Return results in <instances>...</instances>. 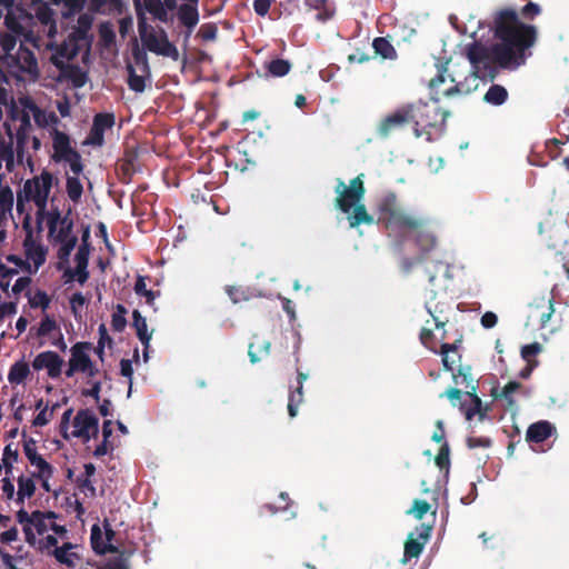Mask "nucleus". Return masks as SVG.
Instances as JSON below:
<instances>
[{
  "label": "nucleus",
  "instance_id": "3c124183",
  "mask_svg": "<svg viewBox=\"0 0 569 569\" xmlns=\"http://www.w3.org/2000/svg\"><path fill=\"white\" fill-rule=\"evenodd\" d=\"M17 451L10 446H7L2 455V463L4 465L7 472L11 470L13 463L17 461Z\"/></svg>",
  "mask_w": 569,
  "mask_h": 569
},
{
  "label": "nucleus",
  "instance_id": "1a4fd4ad",
  "mask_svg": "<svg viewBox=\"0 0 569 569\" xmlns=\"http://www.w3.org/2000/svg\"><path fill=\"white\" fill-rule=\"evenodd\" d=\"M61 432L66 439L77 438L82 442H88L97 437L99 420L88 409L79 410L74 416H72V410L69 409L62 416Z\"/></svg>",
  "mask_w": 569,
  "mask_h": 569
},
{
  "label": "nucleus",
  "instance_id": "473e14b6",
  "mask_svg": "<svg viewBox=\"0 0 569 569\" xmlns=\"http://www.w3.org/2000/svg\"><path fill=\"white\" fill-rule=\"evenodd\" d=\"M111 433H112L111 421L107 420V421H104L103 427H102L103 441L101 445H99L94 449V452H93L94 456H97V457L104 456L113 449V443L109 440V438L111 437Z\"/></svg>",
  "mask_w": 569,
  "mask_h": 569
},
{
  "label": "nucleus",
  "instance_id": "e2e57ef3",
  "mask_svg": "<svg viewBox=\"0 0 569 569\" xmlns=\"http://www.w3.org/2000/svg\"><path fill=\"white\" fill-rule=\"evenodd\" d=\"M522 12L527 17H533L540 12V8L536 3L530 2L523 8Z\"/></svg>",
  "mask_w": 569,
  "mask_h": 569
},
{
  "label": "nucleus",
  "instance_id": "69168bd1",
  "mask_svg": "<svg viewBox=\"0 0 569 569\" xmlns=\"http://www.w3.org/2000/svg\"><path fill=\"white\" fill-rule=\"evenodd\" d=\"M547 302H548L547 311L542 312L540 315V322L542 326H545L550 320L552 312H553L551 300H548Z\"/></svg>",
  "mask_w": 569,
  "mask_h": 569
},
{
  "label": "nucleus",
  "instance_id": "cd10ccee",
  "mask_svg": "<svg viewBox=\"0 0 569 569\" xmlns=\"http://www.w3.org/2000/svg\"><path fill=\"white\" fill-rule=\"evenodd\" d=\"M36 492V483L31 476H20L18 478L17 502L23 505Z\"/></svg>",
  "mask_w": 569,
  "mask_h": 569
},
{
  "label": "nucleus",
  "instance_id": "8fccbe9b",
  "mask_svg": "<svg viewBox=\"0 0 569 569\" xmlns=\"http://www.w3.org/2000/svg\"><path fill=\"white\" fill-rule=\"evenodd\" d=\"M430 505L425 500H415L409 512L417 519H422L423 516L429 511Z\"/></svg>",
  "mask_w": 569,
  "mask_h": 569
},
{
  "label": "nucleus",
  "instance_id": "a878e982",
  "mask_svg": "<svg viewBox=\"0 0 569 569\" xmlns=\"http://www.w3.org/2000/svg\"><path fill=\"white\" fill-rule=\"evenodd\" d=\"M553 427L548 421H539L531 425L527 430V440L533 442H542L551 436Z\"/></svg>",
  "mask_w": 569,
  "mask_h": 569
},
{
  "label": "nucleus",
  "instance_id": "c756f323",
  "mask_svg": "<svg viewBox=\"0 0 569 569\" xmlns=\"http://www.w3.org/2000/svg\"><path fill=\"white\" fill-rule=\"evenodd\" d=\"M197 4L198 3L187 2L179 8V18L188 28H193L199 21Z\"/></svg>",
  "mask_w": 569,
  "mask_h": 569
},
{
  "label": "nucleus",
  "instance_id": "0eeeda50",
  "mask_svg": "<svg viewBox=\"0 0 569 569\" xmlns=\"http://www.w3.org/2000/svg\"><path fill=\"white\" fill-rule=\"evenodd\" d=\"M337 192V206L338 208L348 214V219L351 227H357L361 223L370 224L373 222V218L367 212L362 198L365 194V187L362 181V174L355 178L350 186L347 187L343 181H339L336 187Z\"/></svg>",
  "mask_w": 569,
  "mask_h": 569
},
{
  "label": "nucleus",
  "instance_id": "603ef678",
  "mask_svg": "<svg viewBox=\"0 0 569 569\" xmlns=\"http://www.w3.org/2000/svg\"><path fill=\"white\" fill-rule=\"evenodd\" d=\"M129 86L137 92H141L144 89L143 77L134 74L132 68H129Z\"/></svg>",
  "mask_w": 569,
  "mask_h": 569
},
{
  "label": "nucleus",
  "instance_id": "393cba45",
  "mask_svg": "<svg viewBox=\"0 0 569 569\" xmlns=\"http://www.w3.org/2000/svg\"><path fill=\"white\" fill-rule=\"evenodd\" d=\"M31 375L30 366L24 360L14 362L8 372V381L12 386L23 385Z\"/></svg>",
  "mask_w": 569,
  "mask_h": 569
},
{
  "label": "nucleus",
  "instance_id": "f3484780",
  "mask_svg": "<svg viewBox=\"0 0 569 569\" xmlns=\"http://www.w3.org/2000/svg\"><path fill=\"white\" fill-rule=\"evenodd\" d=\"M63 365L64 360L54 351H42L32 361L34 370H44L51 379H57L61 376Z\"/></svg>",
  "mask_w": 569,
  "mask_h": 569
},
{
  "label": "nucleus",
  "instance_id": "f8f14e48",
  "mask_svg": "<svg viewBox=\"0 0 569 569\" xmlns=\"http://www.w3.org/2000/svg\"><path fill=\"white\" fill-rule=\"evenodd\" d=\"M139 33L143 46L157 53L172 59L178 58L177 48L169 42L163 30L154 31L146 23L143 16H139Z\"/></svg>",
  "mask_w": 569,
  "mask_h": 569
},
{
  "label": "nucleus",
  "instance_id": "423d86ee",
  "mask_svg": "<svg viewBox=\"0 0 569 569\" xmlns=\"http://www.w3.org/2000/svg\"><path fill=\"white\" fill-rule=\"evenodd\" d=\"M472 69V62L467 59H462V62L449 61L430 81V88L438 98L453 93H468L478 88L479 76Z\"/></svg>",
  "mask_w": 569,
  "mask_h": 569
},
{
  "label": "nucleus",
  "instance_id": "de8ad7c7",
  "mask_svg": "<svg viewBox=\"0 0 569 569\" xmlns=\"http://www.w3.org/2000/svg\"><path fill=\"white\" fill-rule=\"evenodd\" d=\"M87 299L81 293H74L70 298V306L76 317H81Z\"/></svg>",
  "mask_w": 569,
  "mask_h": 569
},
{
  "label": "nucleus",
  "instance_id": "bf43d9fd",
  "mask_svg": "<svg viewBox=\"0 0 569 569\" xmlns=\"http://www.w3.org/2000/svg\"><path fill=\"white\" fill-rule=\"evenodd\" d=\"M17 538H18V530L16 528H10L0 535V541L2 543H10V542L17 540Z\"/></svg>",
  "mask_w": 569,
  "mask_h": 569
},
{
  "label": "nucleus",
  "instance_id": "864d4df0",
  "mask_svg": "<svg viewBox=\"0 0 569 569\" xmlns=\"http://www.w3.org/2000/svg\"><path fill=\"white\" fill-rule=\"evenodd\" d=\"M436 465L443 469V468H447L448 465H449V448L446 443H443L438 452V455L436 456Z\"/></svg>",
  "mask_w": 569,
  "mask_h": 569
},
{
  "label": "nucleus",
  "instance_id": "b1692460",
  "mask_svg": "<svg viewBox=\"0 0 569 569\" xmlns=\"http://www.w3.org/2000/svg\"><path fill=\"white\" fill-rule=\"evenodd\" d=\"M409 113L407 107L397 110L396 112L389 114L378 126V132L382 137H387L390 132H392L396 128L402 126L403 123L410 122Z\"/></svg>",
  "mask_w": 569,
  "mask_h": 569
},
{
  "label": "nucleus",
  "instance_id": "39448f33",
  "mask_svg": "<svg viewBox=\"0 0 569 569\" xmlns=\"http://www.w3.org/2000/svg\"><path fill=\"white\" fill-rule=\"evenodd\" d=\"M17 520L22 526L27 541L39 549H49L63 540L67 535L64 526L58 525L53 513L32 512L20 509Z\"/></svg>",
  "mask_w": 569,
  "mask_h": 569
},
{
  "label": "nucleus",
  "instance_id": "72a5a7b5",
  "mask_svg": "<svg viewBox=\"0 0 569 569\" xmlns=\"http://www.w3.org/2000/svg\"><path fill=\"white\" fill-rule=\"evenodd\" d=\"M12 207L13 192L8 187L0 188V220L11 214Z\"/></svg>",
  "mask_w": 569,
  "mask_h": 569
},
{
  "label": "nucleus",
  "instance_id": "e433bc0d",
  "mask_svg": "<svg viewBox=\"0 0 569 569\" xmlns=\"http://www.w3.org/2000/svg\"><path fill=\"white\" fill-rule=\"evenodd\" d=\"M372 47L375 52L381 56L383 59H393L396 57L395 48L385 38L376 39L372 43Z\"/></svg>",
  "mask_w": 569,
  "mask_h": 569
},
{
  "label": "nucleus",
  "instance_id": "bb28decb",
  "mask_svg": "<svg viewBox=\"0 0 569 569\" xmlns=\"http://www.w3.org/2000/svg\"><path fill=\"white\" fill-rule=\"evenodd\" d=\"M133 325H134V328L137 330V335H138L140 341L144 346V349H148L149 345H150V340L152 338V333L148 331V325H147L146 318H143L140 315V312L137 310L133 312ZM143 357H144V361H147V359H148L147 350H144Z\"/></svg>",
  "mask_w": 569,
  "mask_h": 569
},
{
  "label": "nucleus",
  "instance_id": "5701e85b",
  "mask_svg": "<svg viewBox=\"0 0 569 569\" xmlns=\"http://www.w3.org/2000/svg\"><path fill=\"white\" fill-rule=\"evenodd\" d=\"M113 122L114 118L112 114L102 113L96 116L91 133L86 140V143L96 146L102 144L103 132L106 129H110L113 126Z\"/></svg>",
  "mask_w": 569,
  "mask_h": 569
},
{
  "label": "nucleus",
  "instance_id": "5fc2aeb1",
  "mask_svg": "<svg viewBox=\"0 0 569 569\" xmlns=\"http://www.w3.org/2000/svg\"><path fill=\"white\" fill-rule=\"evenodd\" d=\"M1 491L7 499H13L14 497H17L14 485L8 478H3L1 480Z\"/></svg>",
  "mask_w": 569,
  "mask_h": 569
},
{
  "label": "nucleus",
  "instance_id": "13d9d810",
  "mask_svg": "<svg viewBox=\"0 0 569 569\" xmlns=\"http://www.w3.org/2000/svg\"><path fill=\"white\" fill-rule=\"evenodd\" d=\"M497 321H498L497 315L491 311H487L481 317V326L487 329L493 328L497 325Z\"/></svg>",
  "mask_w": 569,
  "mask_h": 569
},
{
  "label": "nucleus",
  "instance_id": "dca6fc26",
  "mask_svg": "<svg viewBox=\"0 0 569 569\" xmlns=\"http://www.w3.org/2000/svg\"><path fill=\"white\" fill-rule=\"evenodd\" d=\"M389 229L411 230L421 224V220L403 208H390L383 217Z\"/></svg>",
  "mask_w": 569,
  "mask_h": 569
},
{
  "label": "nucleus",
  "instance_id": "412c9836",
  "mask_svg": "<svg viewBox=\"0 0 569 569\" xmlns=\"http://www.w3.org/2000/svg\"><path fill=\"white\" fill-rule=\"evenodd\" d=\"M88 258L89 250L87 249V247H80L74 257V267L64 268V273L68 277L69 281H77L80 284L86 282V280L88 279Z\"/></svg>",
  "mask_w": 569,
  "mask_h": 569
},
{
  "label": "nucleus",
  "instance_id": "774afa93",
  "mask_svg": "<svg viewBox=\"0 0 569 569\" xmlns=\"http://www.w3.org/2000/svg\"><path fill=\"white\" fill-rule=\"evenodd\" d=\"M445 395L452 403H455L457 400L460 399L461 391L458 389H449L448 391H446Z\"/></svg>",
  "mask_w": 569,
  "mask_h": 569
},
{
  "label": "nucleus",
  "instance_id": "09e8293b",
  "mask_svg": "<svg viewBox=\"0 0 569 569\" xmlns=\"http://www.w3.org/2000/svg\"><path fill=\"white\" fill-rule=\"evenodd\" d=\"M540 351L541 345H539L538 342L526 345L521 349V357L527 363H530L533 362L532 357L538 355Z\"/></svg>",
  "mask_w": 569,
  "mask_h": 569
},
{
  "label": "nucleus",
  "instance_id": "0e129e2a",
  "mask_svg": "<svg viewBox=\"0 0 569 569\" xmlns=\"http://www.w3.org/2000/svg\"><path fill=\"white\" fill-rule=\"evenodd\" d=\"M445 438V431L442 427V421H437V430L432 435V440L436 442H441Z\"/></svg>",
  "mask_w": 569,
  "mask_h": 569
},
{
  "label": "nucleus",
  "instance_id": "20e7f679",
  "mask_svg": "<svg viewBox=\"0 0 569 569\" xmlns=\"http://www.w3.org/2000/svg\"><path fill=\"white\" fill-rule=\"evenodd\" d=\"M4 117L11 122L18 137L29 126L31 117L39 127L51 128L50 133L58 122L53 112L40 110L29 98H21L17 103L0 88V120Z\"/></svg>",
  "mask_w": 569,
  "mask_h": 569
},
{
  "label": "nucleus",
  "instance_id": "2eb2a0df",
  "mask_svg": "<svg viewBox=\"0 0 569 569\" xmlns=\"http://www.w3.org/2000/svg\"><path fill=\"white\" fill-rule=\"evenodd\" d=\"M23 451L31 468L30 476L40 480L46 491H50V479L54 471L53 467L38 452L34 443H26Z\"/></svg>",
  "mask_w": 569,
  "mask_h": 569
},
{
  "label": "nucleus",
  "instance_id": "4d7b16f0",
  "mask_svg": "<svg viewBox=\"0 0 569 569\" xmlns=\"http://www.w3.org/2000/svg\"><path fill=\"white\" fill-rule=\"evenodd\" d=\"M17 313V305L14 302H0V321L6 317Z\"/></svg>",
  "mask_w": 569,
  "mask_h": 569
},
{
  "label": "nucleus",
  "instance_id": "37998d69",
  "mask_svg": "<svg viewBox=\"0 0 569 569\" xmlns=\"http://www.w3.org/2000/svg\"><path fill=\"white\" fill-rule=\"evenodd\" d=\"M423 548V542H420L418 539H415L410 536L405 545V558L402 562H407V557H418Z\"/></svg>",
  "mask_w": 569,
  "mask_h": 569
},
{
  "label": "nucleus",
  "instance_id": "4c0bfd02",
  "mask_svg": "<svg viewBox=\"0 0 569 569\" xmlns=\"http://www.w3.org/2000/svg\"><path fill=\"white\" fill-rule=\"evenodd\" d=\"M67 192H68V196L71 200L73 201H78L82 194V184L79 180V174H73L72 176L67 172Z\"/></svg>",
  "mask_w": 569,
  "mask_h": 569
},
{
  "label": "nucleus",
  "instance_id": "a211bd4d",
  "mask_svg": "<svg viewBox=\"0 0 569 569\" xmlns=\"http://www.w3.org/2000/svg\"><path fill=\"white\" fill-rule=\"evenodd\" d=\"M134 2L138 16H143L142 10L144 9L160 21H168L169 12L177 6L176 0H136Z\"/></svg>",
  "mask_w": 569,
  "mask_h": 569
},
{
  "label": "nucleus",
  "instance_id": "f03ea898",
  "mask_svg": "<svg viewBox=\"0 0 569 569\" xmlns=\"http://www.w3.org/2000/svg\"><path fill=\"white\" fill-rule=\"evenodd\" d=\"M496 33L499 42L493 47L495 60L508 68L520 66L525 60V51L535 41V29L522 24L516 12L502 11L497 19Z\"/></svg>",
  "mask_w": 569,
  "mask_h": 569
},
{
  "label": "nucleus",
  "instance_id": "c9c22d12",
  "mask_svg": "<svg viewBox=\"0 0 569 569\" xmlns=\"http://www.w3.org/2000/svg\"><path fill=\"white\" fill-rule=\"evenodd\" d=\"M99 339L96 347H93V352L98 356L99 360L101 362L104 361V349L106 347H110L112 343V340L110 336L108 335L107 328L104 325H101L99 327Z\"/></svg>",
  "mask_w": 569,
  "mask_h": 569
},
{
  "label": "nucleus",
  "instance_id": "2f4dec72",
  "mask_svg": "<svg viewBox=\"0 0 569 569\" xmlns=\"http://www.w3.org/2000/svg\"><path fill=\"white\" fill-rule=\"evenodd\" d=\"M52 2L58 6H63L67 10L64 14H71L79 11L83 7L86 0H52ZM103 3L104 0H92V6L96 9H100Z\"/></svg>",
  "mask_w": 569,
  "mask_h": 569
},
{
  "label": "nucleus",
  "instance_id": "6e6d98bb",
  "mask_svg": "<svg viewBox=\"0 0 569 569\" xmlns=\"http://www.w3.org/2000/svg\"><path fill=\"white\" fill-rule=\"evenodd\" d=\"M453 378H455V382L457 385L466 383L467 386H469L470 382L472 381L470 368L469 367L460 368L458 371V375H455Z\"/></svg>",
  "mask_w": 569,
  "mask_h": 569
},
{
  "label": "nucleus",
  "instance_id": "6e6552de",
  "mask_svg": "<svg viewBox=\"0 0 569 569\" xmlns=\"http://www.w3.org/2000/svg\"><path fill=\"white\" fill-rule=\"evenodd\" d=\"M0 46L4 52V63L14 77L23 81L37 79L38 63L29 49L20 46L16 51V38L12 34L1 36Z\"/></svg>",
  "mask_w": 569,
  "mask_h": 569
},
{
  "label": "nucleus",
  "instance_id": "f257e3e1",
  "mask_svg": "<svg viewBox=\"0 0 569 569\" xmlns=\"http://www.w3.org/2000/svg\"><path fill=\"white\" fill-rule=\"evenodd\" d=\"M52 176L43 172L40 177L26 181L18 193L17 209L23 211L24 200H32L38 208V222L41 228H48L52 242L58 247L60 266L74 248L77 237L72 233V222L61 217L56 210H47V200L52 187Z\"/></svg>",
  "mask_w": 569,
  "mask_h": 569
},
{
  "label": "nucleus",
  "instance_id": "7ed1b4c3",
  "mask_svg": "<svg viewBox=\"0 0 569 569\" xmlns=\"http://www.w3.org/2000/svg\"><path fill=\"white\" fill-rule=\"evenodd\" d=\"M92 352L93 345L91 342L79 341L71 346L64 373L68 378L79 376L83 383L82 395L99 401L107 375L92 359Z\"/></svg>",
  "mask_w": 569,
  "mask_h": 569
},
{
  "label": "nucleus",
  "instance_id": "338daca9",
  "mask_svg": "<svg viewBox=\"0 0 569 569\" xmlns=\"http://www.w3.org/2000/svg\"><path fill=\"white\" fill-rule=\"evenodd\" d=\"M100 33L106 43L111 42L114 38L112 30L108 26H102L100 29Z\"/></svg>",
  "mask_w": 569,
  "mask_h": 569
},
{
  "label": "nucleus",
  "instance_id": "9d476101",
  "mask_svg": "<svg viewBox=\"0 0 569 569\" xmlns=\"http://www.w3.org/2000/svg\"><path fill=\"white\" fill-rule=\"evenodd\" d=\"M26 259L17 256H8L7 260L14 263V268H7L6 276L17 274L19 272L34 273L44 263L47 250L44 247L36 241L31 234H28L24 242Z\"/></svg>",
  "mask_w": 569,
  "mask_h": 569
},
{
  "label": "nucleus",
  "instance_id": "6ab92c4d",
  "mask_svg": "<svg viewBox=\"0 0 569 569\" xmlns=\"http://www.w3.org/2000/svg\"><path fill=\"white\" fill-rule=\"evenodd\" d=\"M114 533L108 523L93 525L91 528V545L96 552L104 553L116 551L113 545Z\"/></svg>",
  "mask_w": 569,
  "mask_h": 569
},
{
  "label": "nucleus",
  "instance_id": "4be33fe9",
  "mask_svg": "<svg viewBox=\"0 0 569 569\" xmlns=\"http://www.w3.org/2000/svg\"><path fill=\"white\" fill-rule=\"evenodd\" d=\"M80 550L79 546L64 542L61 547L56 548L53 553L59 563L73 569L81 563Z\"/></svg>",
  "mask_w": 569,
  "mask_h": 569
},
{
  "label": "nucleus",
  "instance_id": "7c9ffc66",
  "mask_svg": "<svg viewBox=\"0 0 569 569\" xmlns=\"http://www.w3.org/2000/svg\"><path fill=\"white\" fill-rule=\"evenodd\" d=\"M36 408L39 412L33 418L32 426L37 428L47 426L53 418L54 408H49L47 405L44 406L42 400L37 403Z\"/></svg>",
  "mask_w": 569,
  "mask_h": 569
},
{
  "label": "nucleus",
  "instance_id": "aec40b11",
  "mask_svg": "<svg viewBox=\"0 0 569 569\" xmlns=\"http://www.w3.org/2000/svg\"><path fill=\"white\" fill-rule=\"evenodd\" d=\"M1 121H3L6 132H0V169L4 166L8 170H11L13 167L12 144L16 130L6 117Z\"/></svg>",
  "mask_w": 569,
  "mask_h": 569
},
{
  "label": "nucleus",
  "instance_id": "58836bf2",
  "mask_svg": "<svg viewBox=\"0 0 569 569\" xmlns=\"http://www.w3.org/2000/svg\"><path fill=\"white\" fill-rule=\"evenodd\" d=\"M37 333L40 337L52 338L60 332L57 322L49 317H44L39 323Z\"/></svg>",
  "mask_w": 569,
  "mask_h": 569
},
{
  "label": "nucleus",
  "instance_id": "ddd939ff",
  "mask_svg": "<svg viewBox=\"0 0 569 569\" xmlns=\"http://www.w3.org/2000/svg\"><path fill=\"white\" fill-rule=\"evenodd\" d=\"M51 136L53 139V160L68 166L71 173L80 174L83 169L81 157L71 147L69 137L57 129H52Z\"/></svg>",
  "mask_w": 569,
  "mask_h": 569
},
{
  "label": "nucleus",
  "instance_id": "ea45409f",
  "mask_svg": "<svg viewBox=\"0 0 569 569\" xmlns=\"http://www.w3.org/2000/svg\"><path fill=\"white\" fill-rule=\"evenodd\" d=\"M508 92L503 87L492 86L485 94V100L491 104H501L506 101Z\"/></svg>",
  "mask_w": 569,
  "mask_h": 569
},
{
  "label": "nucleus",
  "instance_id": "49530a36",
  "mask_svg": "<svg viewBox=\"0 0 569 569\" xmlns=\"http://www.w3.org/2000/svg\"><path fill=\"white\" fill-rule=\"evenodd\" d=\"M29 303L34 308H47L49 305L48 296L42 291H34L29 293Z\"/></svg>",
  "mask_w": 569,
  "mask_h": 569
},
{
  "label": "nucleus",
  "instance_id": "9b49d317",
  "mask_svg": "<svg viewBox=\"0 0 569 569\" xmlns=\"http://www.w3.org/2000/svg\"><path fill=\"white\" fill-rule=\"evenodd\" d=\"M91 23L92 17L90 14L80 16L78 30L70 34L69 40L60 48H57L56 52L52 54L51 61L54 66L62 69L66 62L72 59L81 47L89 44L87 32Z\"/></svg>",
  "mask_w": 569,
  "mask_h": 569
},
{
  "label": "nucleus",
  "instance_id": "680f3d73",
  "mask_svg": "<svg viewBox=\"0 0 569 569\" xmlns=\"http://www.w3.org/2000/svg\"><path fill=\"white\" fill-rule=\"evenodd\" d=\"M120 371L123 377L131 379L133 375L131 361L122 359L120 362Z\"/></svg>",
  "mask_w": 569,
  "mask_h": 569
},
{
  "label": "nucleus",
  "instance_id": "a19ab883",
  "mask_svg": "<svg viewBox=\"0 0 569 569\" xmlns=\"http://www.w3.org/2000/svg\"><path fill=\"white\" fill-rule=\"evenodd\" d=\"M307 379V376L305 373H299L298 380H299V388L297 389L296 393H292L289 397V403H288V411L290 417L297 416V405L301 402L302 400V383Z\"/></svg>",
  "mask_w": 569,
  "mask_h": 569
},
{
  "label": "nucleus",
  "instance_id": "052dcab7",
  "mask_svg": "<svg viewBox=\"0 0 569 569\" xmlns=\"http://www.w3.org/2000/svg\"><path fill=\"white\" fill-rule=\"evenodd\" d=\"M254 10L258 14L263 16L268 12L270 8L269 0H256L253 3Z\"/></svg>",
  "mask_w": 569,
  "mask_h": 569
},
{
  "label": "nucleus",
  "instance_id": "a18cd8bd",
  "mask_svg": "<svg viewBox=\"0 0 569 569\" xmlns=\"http://www.w3.org/2000/svg\"><path fill=\"white\" fill-rule=\"evenodd\" d=\"M134 291L137 295L143 296L148 303H152L156 299L154 292L147 289L146 280L141 276L137 279Z\"/></svg>",
  "mask_w": 569,
  "mask_h": 569
},
{
  "label": "nucleus",
  "instance_id": "4468645a",
  "mask_svg": "<svg viewBox=\"0 0 569 569\" xmlns=\"http://www.w3.org/2000/svg\"><path fill=\"white\" fill-rule=\"evenodd\" d=\"M407 109L410 111V122L416 124L415 132L417 137L421 136L419 128L425 130L427 127H436L445 120V114L440 112L436 102H419L407 107Z\"/></svg>",
  "mask_w": 569,
  "mask_h": 569
},
{
  "label": "nucleus",
  "instance_id": "79ce46f5",
  "mask_svg": "<svg viewBox=\"0 0 569 569\" xmlns=\"http://www.w3.org/2000/svg\"><path fill=\"white\" fill-rule=\"evenodd\" d=\"M266 67L273 77H283L290 71V63L282 59L272 60Z\"/></svg>",
  "mask_w": 569,
  "mask_h": 569
},
{
  "label": "nucleus",
  "instance_id": "c85d7f7f",
  "mask_svg": "<svg viewBox=\"0 0 569 569\" xmlns=\"http://www.w3.org/2000/svg\"><path fill=\"white\" fill-rule=\"evenodd\" d=\"M520 383L516 381H510L505 387L499 388L498 386L491 389V396L495 399H501L507 402L508 406H512L515 403L513 395L519 390Z\"/></svg>",
  "mask_w": 569,
  "mask_h": 569
},
{
  "label": "nucleus",
  "instance_id": "c03bdc74",
  "mask_svg": "<svg viewBox=\"0 0 569 569\" xmlns=\"http://www.w3.org/2000/svg\"><path fill=\"white\" fill-rule=\"evenodd\" d=\"M442 363L446 370H453V365L457 361V353L455 348L450 347L449 345L442 346Z\"/></svg>",
  "mask_w": 569,
  "mask_h": 569
},
{
  "label": "nucleus",
  "instance_id": "f704fd0d",
  "mask_svg": "<svg viewBox=\"0 0 569 569\" xmlns=\"http://www.w3.org/2000/svg\"><path fill=\"white\" fill-rule=\"evenodd\" d=\"M470 397V406L468 408H463L466 419L471 421L475 418L478 420H482L485 412L482 410V403L480 398H478L473 393H468Z\"/></svg>",
  "mask_w": 569,
  "mask_h": 569
}]
</instances>
